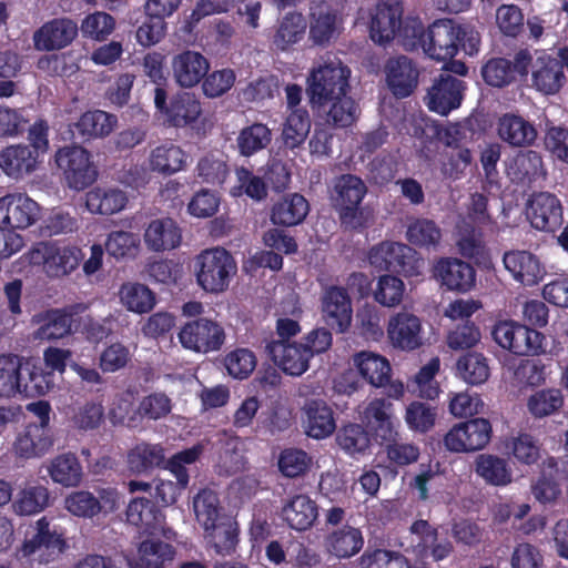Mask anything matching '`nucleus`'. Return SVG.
Instances as JSON below:
<instances>
[{
  "instance_id": "nucleus-1",
  "label": "nucleus",
  "mask_w": 568,
  "mask_h": 568,
  "mask_svg": "<svg viewBox=\"0 0 568 568\" xmlns=\"http://www.w3.org/2000/svg\"><path fill=\"white\" fill-rule=\"evenodd\" d=\"M351 70L336 57L321 59L307 78V93L313 105L324 109L332 99L349 89Z\"/></svg>"
},
{
  "instance_id": "nucleus-2",
  "label": "nucleus",
  "mask_w": 568,
  "mask_h": 568,
  "mask_svg": "<svg viewBox=\"0 0 568 568\" xmlns=\"http://www.w3.org/2000/svg\"><path fill=\"white\" fill-rule=\"evenodd\" d=\"M67 542L47 517L38 519L17 550L18 559L31 568L48 565L60 558Z\"/></svg>"
},
{
  "instance_id": "nucleus-3",
  "label": "nucleus",
  "mask_w": 568,
  "mask_h": 568,
  "mask_svg": "<svg viewBox=\"0 0 568 568\" xmlns=\"http://www.w3.org/2000/svg\"><path fill=\"white\" fill-rule=\"evenodd\" d=\"M366 193V184L354 174H342L333 181L331 202L346 229L356 230L367 224V216L361 207Z\"/></svg>"
},
{
  "instance_id": "nucleus-4",
  "label": "nucleus",
  "mask_w": 568,
  "mask_h": 568,
  "mask_svg": "<svg viewBox=\"0 0 568 568\" xmlns=\"http://www.w3.org/2000/svg\"><path fill=\"white\" fill-rule=\"evenodd\" d=\"M24 257L30 265L41 267L47 276L61 278L77 270L82 253L77 246L39 242L24 254Z\"/></svg>"
},
{
  "instance_id": "nucleus-5",
  "label": "nucleus",
  "mask_w": 568,
  "mask_h": 568,
  "mask_svg": "<svg viewBox=\"0 0 568 568\" xmlns=\"http://www.w3.org/2000/svg\"><path fill=\"white\" fill-rule=\"evenodd\" d=\"M194 270L196 282L205 292L221 293L236 273V263L226 250L214 247L195 257Z\"/></svg>"
},
{
  "instance_id": "nucleus-6",
  "label": "nucleus",
  "mask_w": 568,
  "mask_h": 568,
  "mask_svg": "<svg viewBox=\"0 0 568 568\" xmlns=\"http://www.w3.org/2000/svg\"><path fill=\"white\" fill-rule=\"evenodd\" d=\"M369 263L379 270L402 273L405 276L422 274L424 261L409 245L398 242H382L368 255Z\"/></svg>"
},
{
  "instance_id": "nucleus-7",
  "label": "nucleus",
  "mask_w": 568,
  "mask_h": 568,
  "mask_svg": "<svg viewBox=\"0 0 568 568\" xmlns=\"http://www.w3.org/2000/svg\"><path fill=\"white\" fill-rule=\"evenodd\" d=\"M491 425L486 418H474L454 425L444 437L449 452L471 453L483 449L490 440Z\"/></svg>"
},
{
  "instance_id": "nucleus-8",
  "label": "nucleus",
  "mask_w": 568,
  "mask_h": 568,
  "mask_svg": "<svg viewBox=\"0 0 568 568\" xmlns=\"http://www.w3.org/2000/svg\"><path fill=\"white\" fill-rule=\"evenodd\" d=\"M225 337L224 328L209 318L187 322L179 333L183 347L203 354L221 349Z\"/></svg>"
},
{
  "instance_id": "nucleus-9",
  "label": "nucleus",
  "mask_w": 568,
  "mask_h": 568,
  "mask_svg": "<svg viewBox=\"0 0 568 568\" xmlns=\"http://www.w3.org/2000/svg\"><path fill=\"white\" fill-rule=\"evenodd\" d=\"M58 166L63 170L69 185L82 190L93 183L97 176L95 168L90 161L87 150L79 145L64 146L55 154Z\"/></svg>"
},
{
  "instance_id": "nucleus-10",
  "label": "nucleus",
  "mask_w": 568,
  "mask_h": 568,
  "mask_svg": "<svg viewBox=\"0 0 568 568\" xmlns=\"http://www.w3.org/2000/svg\"><path fill=\"white\" fill-rule=\"evenodd\" d=\"M491 335L499 346L516 355L535 354L541 347L540 333L513 322L496 324Z\"/></svg>"
},
{
  "instance_id": "nucleus-11",
  "label": "nucleus",
  "mask_w": 568,
  "mask_h": 568,
  "mask_svg": "<svg viewBox=\"0 0 568 568\" xmlns=\"http://www.w3.org/2000/svg\"><path fill=\"white\" fill-rule=\"evenodd\" d=\"M423 39V51L432 59L446 61L458 51V28L450 20L435 21Z\"/></svg>"
},
{
  "instance_id": "nucleus-12",
  "label": "nucleus",
  "mask_w": 568,
  "mask_h": 568,
  "mask_svg": "<svg viewBox=\"0 0 568 568\" xmlns=\"http://www.w3.org/2000/svg\"><path fill=\"white\" fill-rule=\"evenodd\" d=\"M39 214L37 202L23 193H11L0 197V225L10 229H27Z\"/></svg>"
},
{
  "instance_id": "nucleus-13",
  "label": "nucleus",
  "mask_w": 568,
  "mask_h": 568,
  "mask_svg": "<svg viewBox=\"0 0 568 568\" xmlns=\"http://www.w3.org/2000/svg\"><path fill=\"white\" fill-rule=\"evenodd\" d=\"M527 219L532 227L554 232L562 224V207L559 200L547 192L531 195L527 203Z\"/></svg>"
},
{
  "instance_id": "nucleus-14",
  "label": "nucleus",
  "mask_w": 568,
  "mask_h": 568,
  "mask_svg": "<svg viewBox=\"0 0 568 568\" xmlns=\"http://www.w3.org/2000/svg\"><path fill=\"white\" fill-rule=\"evenodd\" d=\"M72 315L60 308L38 312L30 320L31 326L34 327L31 338L34 342L64 338L72 333Z\"/></svg>"
},
{
  "instance_id": "nucleus-15",
  "label": "nucleus",
  "mask_w": 568,
  "mask_h": 568,
  "mask_svg": "<svg viewBox=\"0 0 568 568\" xmlns=\"http://www.w3.org/2000/svg\"><path fill=\"white\" fill-rule=\"evenodd\" d=\"M265 351L280 368L292 376L305 373L312 358L310 349L297 343L274 339L266 343Z\"/></svg>"
},
{
  "instance_id": "nucleus-16",
  "label": "nucleus",
  "mask_w": 568,
  "mask_h": 568,
  "mask_svg": "<svg viewBox=\"0 0 568 568\" xmlns=\"http://www.w3.org/2000/svg\"><path fill=\"white\" fill-rule=\"evenodd\" d=\"M78 36V24L70 18H55L42 24L33 33L34 48L55 51L68 47Z\"/></svg>"
},
{
  "instance_id": "nucleus-17",
  "label": "nucleus",
  "mask_w": 568,
  "mask_h": 568,
  "mask_svg": "<svg viewBox=\"0 0 568 568\" xmlns=\"http://www.w3.org/2000/svg\"><path fill=\"white\" fill-rule=\"evenodd\" d=\"M361 422L383 443H392L396 439L392 403L383 398H374L361 410Z\"/></svg>"
},
{
  "instance_id": "nucleus-18",
  "label": "nucleus",
  "mask_w": 568,
  "mask_h": 568,
  "mask_svg": "<svg viewBox=\"0 0 568 568\" xmlns=\"http://www.w3.org/2000/svg\"><path fill=\"white\" fill-rule=\"evenodd\" d=\"M463 82L449 73H442L428 90L427 104L432 111L446 115L460 105Z\"/></svg>"
},
{
  "instance_id": "nucleus-19",
  "label": "nucleus",
  "mask_w": 568,
  "mask_h": 568,
  "mask_svg": "<svg viewBox=\"0 0 568 568\" xmlns=\"http://www.w3.org/2000/svg\"><path fill=\"white\" fill-rule=\"evenodd\" d=\"M387 334L395 347L413 351L422 346V322L410 312H398L390 316Z\"/></svg>"
},
{
  "instance_id": "nucleus-20",
  "label": "nucleus",
  "mask_w": 568,
  "mask_h": 568,
  "mask_svg": "<svg viewBox=\"0 0 568 568\" xmlns=\"http://www.w3.org/2000/svg\"><path fill=\"white\" fill-rule=\"evenodd\" d=\"M322 312L328 326L338 333L346 332L352 322V303L346 290L328 287L322 297Z\"/></svg>"
},
{
  "instance_id": "nucleus-21",
  "label": "nucleus",
  "mask_w": 568,
  "mask_h": 568,
  "mask_svg": "<svg viewBox=\"0 0 568 568\" xmlns=\"http://www.w3.org/2000/svg\"><path fill=\"white\" fill-rule=\"evenodd\" d=\"M209 60L200 52L186 50L172 59V74L181 88H193L207 74Z\"/></svg>"
},
{
  "instance_id": "nucleus-22",
  "label": "nucleus",
  "mask_w": 568,
  "mask_h": 568,
  "mask_svg": "<svg viewBox=\"0 0 568 568\" xmlns=\"http://www.w3.org/2000/svg\"><path fill=\"white\" fill-rule=\"evenodd\" d=\"M303 426L307 436L323 439L336 429L333 409L323 399L306 400L302 407Z\"/></svg>"
},
{
  "instance_id": "nucleus-23",
  "label": "nucleus",
  "mask_w": 568,
  "mask_h": 568,
  "mask_svg": "<svg viewBox=\"0 0 568 568\" xmlns=\"http://www.w3.org/2000/svg\"><path fill=\"white\" fill-rule=\"evenodd\" d=\"M403 9L398 0H383L376 7L371 22V38L383 44L394 39L399 30Z\"/></svg>"
},
{
  "instance_id": "nucleus-24",
  "label": "nucleus",
  "mask_w": 568,
  "mask_h": 568,
  "mask_svg": "<svg viewBox=\"0 0 568 568\" xmlns=\"http://www.w3.org/2000/svg\"><path fill=\"white\" fill-rule=\"evenodd\" d=\"M53 446V437L50 428L36 426V423L27 425L17 436L13 443L14 454L24 459L40 458Z\"/></svg>"
},
{
  "instance_id": "nucleus-25",
  "label": "nucleus",
  "mask_w": 568,
  "mask_h": 568,
  "mask_svg": "<svg viewBox=\"0 0 568 568\" xmlns=\"http://www.w3.org/2000/svg\"><path fill=\"white\" fill-rule=\"evenodd\" d=\"M41 159L24 143L12 144L0 152V168L12 179H22L38 170Z\"/></svg>"
},
{
  "instance_id": "nucleus-26",
  "label": "nucleus",
  "mask_w": 568,
  "mask_h": 568,
  "mask_svg": "<svg viewBox=\"0 0 568 568\" xmlns=\"http://www.w3.org/2000/svg\"><path fill=\"white\" fill-rule=\"evenodd\" d=\"M385 73L387 83L396 97L405 98L417 87L418 70L405 55L388 59Z\"/></svg>"
},
{
  "instance_id": "nucleus-27",
  "label": "nucleus",
  "mask_w": 568,
  "mask_h": 568,
  "mask_svg": "<svg viewBox=\"0 0 568 568\" xmlns=\"http://www.w3.org/2000/svg\"><path fill=\"white\" fill-rule=\"evenodd\" d=\"M503 262L513 277L526 286H532L544 277L545 271L538 257L528 251L506 252Z\"/></svg>"
},
{
  "instance_id": "nucleus-28",
  "label": "nucleus",
  "mask_w": 568,
  "mask_h": 568,
  "mask_svg": "<svg viewBox=\"0 0 568 568\" xmlns=\"http://www.w3.org/2000/svg\"><path fill=\"white\" fill-rule=\"evenodd\" d=\"M434 271L440 283L452 291L467 292L475 284V270L458 258H440Z\"/></svg>"
},
{
  "instance_id": "nucleus-29",
  "label": "nucleus",
  "mask_w": 568,
  "mask_h": 568,
  "mask_svg": "<svg viewBox=\"0 0 568 568\" xmlns=\"http://www.w3.org/2000/svg\"><path fill=\"white\" fill-rule=\"evenodd\" d=\"M116 125L118 119L115 115L102 110L88 111L73 123L71 133L74 139L90 141L108 136Z\"/></svg>"
},
{
  "instance_id": "nucleus-30",
  "label": "nucleus",
  "mask_w": 568,
  "mask_h": 568,
  "mask_svg": "<svg viewBox=\"0 0 568 568\" xmlns=\"http://www.w3.org/2000/svg\"><path fill=\"white\" fill-rule=\"evenodd\" d=\"M565 81L562 61L546 54L536 59L532 71V85L536 90L544 94H556Z\"/></svg>"
},
{
  "instance_id": "nucleus-31",
  "label": "nucleus",
  "mask_w": 568,
  "mask_h": 568,
  "mask_svg": "<svg viewBox=\"0 0 568 568\" xmlns=\"http://www.w3.org/2000/svg\"><path fill=\"white\" fill-rule=\"evenodd\" d=\"M181 237L179 226L169 217L153 220L144 232V243L153 252L175 248Z\"/></svg>"
},
{
  "instance_id": "nucleus-32",
  "label": "nucleus",
  "mask_w": 568,
  "mask_h": 568,
  "mask_svg": "<svg viewBox=\"0 0 568 568\" xmlns=\"http://www.w3.org/2000/svg\"><path fill=\"white\" fill-rule=\"evenodd\" d=\"M498 135L513 146H529L537 139V130L524 118L506 114L498 123Z\"/></svg>"
},
{
  "instance_id": "nucleus-33",
  "label": "nucleus",
  "mask_w": 568,
  "mask_h": 568,
  "mask_svg": "<svg viewBox=\"0 0 568 568\" xmlns=\"http://www.w3.org/2000/svg\"><path fill=\"white\" fill-rule=\"evenodd\" d=\"M128 203L125 193L115 187H94L85 195V205L91 213L112 215Z\"/></svg>"
},
{
  "instance_id": "nucleus-34",
  "label": "nucleus",
  "mask_w": 568,
  "mask_h": 568,
  "mask_svg": "<svg viewBox=\"0 0 568 568\" xmlns=\"http://www.w3.org/2000/svg\"><path fill=\"white\" fill-rule=\"evenodd\" d=\"M328 554L337 558H349L363 547V537L357 528L344 526L328 534L324 541Z\"/></svg>"
},
{
  "instance_id": "nucleus-35",
  "label": "nucleus",
  "mask_w": 568,
  "mask_h": 568,
  "mask_svg": "<svg viewBox=\"0 0 568 568\" xmlns=\"http://www.w3.org/2000/svg\"><path fill=\"white\" fill-rule=\"evenodd\" d=\"M284 520L295 530H306L318 516L317 506L310 497L297 495L282 510Z\"/></svg>"
},
{
  "instance_id": "nucleus-36",
  "label": "nucleus",
  "mask_w": 568,
  "mask_h": 568,
  "mask_svg": "<svg viewBox=\"0 0 568 568\" xmlns=\"http://www.w3.org/2000/svg\"><path fill=\"white\" fill-rule=\"evenodd\" d=\"M308 210V203L303 195L287 194L274 204L271 219L274 224L293 226L306 217Z\"/></svg>"
},
{
  "instance_id": "nucleus-37",
  "label": "nucleus",
  "mask_w": 568,
  "mask_h": 568,
  "mask_svg": "<svg viewBox=\"0 0 568 568\" xmlns=\"http://www.w3.org/2000/svg\"><path fill=\"white\" fill-rule=\"evenodd\" d=\"M51 479L63 487H77L83 476L82 466L74 454L65 453L55 456L48 464Z\"/></svg>"
},
{
  "instance_id": "nucleus-38",
  "label": "nucleus",
  "mask_w": 568,
  "mask_h": 568,
  "mask_svg": "<svg viewBox=\"0 0 568 568\" xmlns=\"http://www.w3.org/2000/svg\"><path fill=\"white\" fill-rule=\"evenodd\" d=\"M354 365L361 375L373 386H384L390 377L388 361L372 352H361L354 356Z\"/></svg>"
},
{
  "instance_id": "nucleus-39",
  "label": "nucleus",
  "mask_w": 568,
  "mask_h": 568,
  "mask_svg": "<svg viewBox=\"0 0 568 568\" xmlns=\"http://www.w3.org/2000/svg\"><path fill=\"white\" fill-rule=\"evenodd\" d=\"M126 519L130 524L143 528L148 535H155L162 529V516L154 504L143 497H138L129 504Z\"/></svg>"
},
{
  "instance_id": "nucleus-40",
  "label": "nucleus",
  "mask_w": 568,
  "mask_h": 568,
  "mask_svg": "<svg viewBox=\"0 0 568 568\" xmlns=\"http://www.w3.org/2000/svg\"><path fill=\"white\" fill-rule=\"evenodd\" d=\"M23 357L16 354L0 355V396L14 397L21 394Z\"/></svg>"
},
{
  "instance_id": "nucleus-41",
  "label": "nucleus",
  "mask_w": 568,
  "mask_h": 568,
  "mask_svg": "<svg viewBox=\"0 0 568 568\" xmlns=\"http://www.w3.org/2000/svg\"><path fill=\"white\" fill-rule=\"evenodd\" d=\"M165 113L169 124L183 128L197 120L202 113V108L194 94L184 92L171 101Z\"/></svg>"
},
{
  "instance_id": "nucleus-42",
  "label": "nucleus",
  "mask_w": 568,
  "mask_h": 568,
  "mask_svg": "<svg viewBox=\"0 0 568 568\" xmlns=\"http://www.w3.org/2000/svg\"><path fill=\"white\" fill-rule=\"evenodd\" d=\"M442 237V230L433 220L418 217L408 222L406 239L417 247L437 251Z\"/></svg>"
},
{
  "instance_id": "nucleus-43",
  "label": "nucleus",
  "mask_w": 568,
  "mask_h": 568,
  "mask_svg": "<svg viewBox=\"0 0 568 568\" xmlns=\"http://www.w3.org/2000/svg\"><path fill=\"white\" fill-rule=\"evenodd\" d=\"M476 474L487 484L493 486H506L511 483V469L508 463L495 455L480 454L476 457Z\"/></svg>"
},
{
  "instance_id": "nucleus-44",
  "label": "nucleus",
  "mask_w": 568,
  "mask_h": 568,
  "mask_svg": "<svg viewBox=\"0 0 568 568\" xmlns=\"http://www.w3.org/2000/svg\"><path fill=\"white\" fill-rule=\"evenodd\" d=\"M174 549L171 545L155 539H145L139 546V558L132 568H165L172 561Z\"/></svg>"
},
{
  "instance_id": "nucleus-45",
  "label": "nucleus",
  "mask_w": 568,
  "mask_h": 568,
  "mask_svg": "<svg viewBox=\"0 0 568 568\" xmlns=\"http://www.w3.org/2000/svg\"><path fill=\"white\" fill-rule=\"evenodd\" d=\"M222 450L219 458V467L227 475L237 474L245 469L246 459L244 457V446L236 436H231L226 432L221 435Z\"/></svg>"
},
{
  "instance_id": "nucleus-46",
  "label": "nucleus",
  "mask_w": 568,
  "mask_h": 568,
  "mask_svg": "<svg viewBox=\"0 0 568 568\" xmlns=\"http://www.w3.org/2000/svg\"><path fill=\"white\" fill-rule=\"evenodd\" d=\"M306 21L301 13H287L278 23L273 44L282 51L288 50L304 37Z\"/></svg>"
},
{
  "instance_id": "nucleus-47",
  "label": "nucleus",
  "mask_w": 568,
  "mask_h": 568,
  "mask_svg": "<svg viewBox=\"0 0 568 568\" xmlns=\"http://www.w3.org/2000/svg\"><path fill=\"white\" fill-rule=\"evenodd\" d=\"M205 538L220 556H231L237 546V525L232 520L219 521L205 530Z\"/></svg>"
},
{
  "instance_id": "nucleus-48",
  "label": "nucleus",
  "mask_w": 568,
  "mask_h": 568,
  "mask_svg": "<svg viewBox=\"0 0 568 568\" xmlns=\"http://www.w3.org/2000/svg\"><path fill=\"white\" fill-rule=\"evenodd\" d=\"M119 297L128 311L139 314L150 312L155 304L153 293L140 283H124L120 287Z\"/></svg>"
},
{
  "instance_id": "nucleus-49",
  "label": "nucleus",
  "mask_w": 568,
  "mask_h": 568,
  "mask_svg": "<svg viewBox=\"0 0 568 568\" xmlns=\"http://www.w3.org/2000/svg\"><path fill=\"white\" fill-rule=\"evenodd\" d=\"M311 130V119L305 109H293L283 124L282 138L286 146H300Z\"/></svg>"
},
{
  "instance_id": "nucleus-50",
  "label": "nucleus",
  "mask_w": 568,
  "mask_h": 568,
  "mask_svg": "<svg viewBox=\"0 0 568 568\" xmlns=\"http://www.w3.org/2000/svg\"><path fill=\"white\" fill-rule=\"evenodd\" d=\"M50 494L43 486H28L19 491L12 504L13 511L20 516H29L49 506Z\"/></svg>"
},
{
  "instance_id": "nucleus-51",
  "label": "nucleus",
  "mask_w": 568,
  "mask_h": 568,
  "mask_svg": "<svg viewBox=\"0 0 568 568\" xmlns=\"http://www.w3.org/2000/svg\"><path fill=\"white\" fill-rule=\"evenodd\" d=\"M326 106L328 109L323 111L326 114L327 123L338 128L352 125L359 115L358 105L347 93L332 99Z\"/></svg>"
},
{
  "instance_id": "nucleus-52",
  "label": "nucleus",
  "mask_w": 568,
  "mask_h": 568,
  "mask_svg": "<svg viewBox=\"0 0 568 568\" xmlns=\"http://www.w3.org/2000/svg\"><path fill=\"white\" fill-rule=\"evenodd\" d=\"M457 371L460 377L470 385H480L485 383L490 368L487 358L480 353H468L457 362Z\"/></svg>"
},
{
  "instance_id": "nucleus-53",
  "label": "nucleus",
  "mask_w": 568,
  "mask_h": 568,
  "mask_svg": "<svg viewBox=\"0 0 568 568\" xmlns=\"http://www.w3.org/2000/svg\"><path fill=\"white\" fill-rule=\"evenodd\" d=\"M193 510L196 520L209 530L219 523V498L217 495L210 490L203 489L193 498Z\"/></svg>"
},
{
  "instance_id": "nucleus-54",
  "label": "nucleus",
  "mask_w": 568,
  "mask_h": 568,
  "mask_svg": "<svg viewBox=\"0 0 568 568\" xmlns=\"http://www.w3.org/2000/svg\"><path fill=\"white\" fill-rule=\"evenodd\" d=\"M73 428L82 432L93 430L100 427L104 420V408L95 402H85L73 407L69 417Z\"/></svg>"
},
{
  "instance_id": "nucleus-55",
  "label": "nucleus",
  "mask_w": 568,
  "mask_h": 568,
  "mask_svg": "<svg viewBox=\"0 0 568 568\" xmlns=\"http://www.w3.org/2000/svg\"><path fill=\"white\" fill-rule=\"evenodd\" d=\"M406 296V286L404 282L393 275L381 276L374 292L377 303L385 307H396L400 305Z\"/></svg>"
},
{
  "instance_id": "nucleus-56",
  "label": "nucleus",
  "mask_w": 568,
  "mask_h": 568,
  "mask_svg": "<svg viewBox=\"0 0 568 568\" xmlns=\"http://www.w3.org/2000/svg\"><path fill=\"white\" fill-rule=\"evenodd\" d=\"M336 16L327 7H317L311 13L310 37L317 44L329 42L335 32Z\"/></svg>"
},
{
  "instance_id": "nucleus-57",
  "label": "nucleus",
  "mask_w": 568,
  "mask_h": 568,
  "mask_svg": "<svg viewBox=\"0 0 568 568\" xmlns=\"http://www.w3.org/2000/svg\"><path fill=\"white\" fill-rule=\"evenodd\" d=\"M184 153L176 145L158 146L150 155V165L152 170L171 174L182 169L184 164Z\"/></svg>"
},
{
  "instance_id": "nucleus-58",
  "label": "nucleus",
  "mask_w": 568,
  "mask_h": 568,
  "mask_svg": "<svg viewBox=\"0 0 568 568\" xmlns=\"http://www.w3.org/2000/svg\"><path fill=\"white\" fill-rule=\"evenodd\" d=\"M564 404V397L559 389H541L532 394L527 402L528 410L535 417H545L557 412Z\"/></svg>"
},
{
  "instance_id": "nucleus-59",
  "label": "nucleus",
  "mask_w": 568,
  "mask_h": 568,
  "mask_svg": "<svg viewBox=\"0 0 568 568\" xmlns=\"http://www.w3.org/2000/svg\"><path fill=\"white\" fill-rule=\"evenodd\" d=\"M52 388V373H44L34 366L23 365L21 394L27 397L41 396Z\"/></svg>"
},
{
  "instance_id": "nucleus-60",
  "label": "nucleus",
  "mask_w": 568,
  "mask_h": 568,
  "mask_svg": "<svg viewBox=\"0 0 568 568\" xmlns=\"http://www.w3.org/2000/svg\"><path fill=\"white\" fill-rule=\"evenodd\" d=\"M163 460V449L158 445L150 444L138 445L128 456L129 467L135 473H142L148 468L159 466Z\"/></svg>"
},
{
  "instance_id": "nucleus-61",
  "label": "nucleus",
  "mask_w": 568,
  "mask_h": 568,
  "mask_svg": "<svg viewBox=\"0 0 568 568\" xmlns=\"http://www.w3.org/2000/svg\"><path fill=\"white\" fill-rule=\"evenodd\" d=\"M271 141V131L266 125L255 123L241 131L237 144L243 155H251L264 149Z\"/></svg>"
},
{
  "instance_id": "nucleus-62",
  "label": "nucleus",
  "mask_w": 568,
  "mask_h": 568,
  "mask_svg": "<svg viewBox=\"0 0 568 568\" xmlns=\"http://www.w3.org/2000/svg\"><path fill=\"white\" fill-rule=\"evenodd\" d=\"M139 248V235L126 231L111 232L105 241V250L114 257L134 256Z\"/></svg>"
},
{
  "instance_id": "nucleus-63",
  "label": "nucleus",
  "mask_w": 568,
  "mask_h": 568,
  "mask_svg": "<svg viewBox=\"0 0 568 568\" xmlns=\"http://www.w3.org/2000/svg\"><path fill=\"white\" fill-rule=\"evenodd\" d=\"M288 562L293 568H318L323 558L318 549L312 544L293 541L288 547Z\"/></svg>"
},
{
  "instance_id": "nucleus-64",
  "label": "nucleus",
  "mask_w": 568,
  "mask_h": 568,
  "mask_svg": "<svg viewBox=\"0 0 568 568\" xmlns=\"http://www.w3.org/2000/svg\"><path fill=\"white\" fill-rule=\"evenodd\" d=\"M362 568H412L408 560L399 555L383 549L365 552L361 557Z\"/></svg>"
}]
</instances>
